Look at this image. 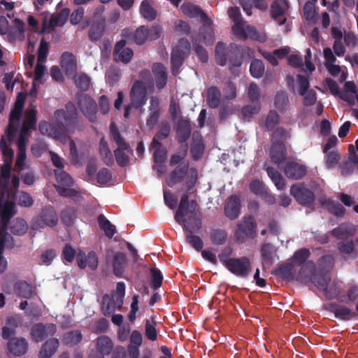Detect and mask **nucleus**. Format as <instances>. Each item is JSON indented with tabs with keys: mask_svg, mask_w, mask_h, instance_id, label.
I'll list each match as a JSON object with an SVG mask.
<instances>
[{
	"mask_svg": "<svg viewBox=\"0 0 358 358\" xmlns=\"http://www.w3.org/2000/svg\"><path fill=\"white\" fill-rule=\"evenodd\" d=\"M185 234V241L196 251H201L203 242L201 238L208 231L209 238L213 245L220 246L224 245L228 238L227 231L220 225H182Z\"/></svg>",
	"mask_w": 358,
	"mask_h": 358,
	"instance_id": "obj_1",
	"label": "nucleus"
},
{
	"mask_svg": "<svg viewBox=\"0 0 358 358\" xmlns=\"http://www.w3.org/2000/svg\"><path fill=\"white\" fill-rule=\"evenodd\" d=\"M307 279H310L318 289L324 292L327 296H329L328 285L331 281V278L327 274H315V271L313 274Z\"/></svg>",
	"mask_w": 358,
	"mask_h": 358,
	"instance_id": "obj_39",
	"label": "nucleus"
},
{
	"mask_svg": "<svg viewBox=\"0 0 358 358\" xmlns=\"http://www.w3.org/2000/svg\"><path fill=\"white\" fill-rule=\"evenodd\" d=\"M261 255L263 264L272 265L274 262V257L276 255V249L271 243H264L261 248Z\"/></svg>",
	"mask_w": 358,
	"mask_h": 358,
	"instance_id": "obj_40",
	"label": "nucleus"
},
{
	"mask_svg": "<svg viewBox=\"0 0 358 358\" xmlns=\"http://www.w3.org/2000/svg\"><path fill=\"white\" fill-rule=\"evenodd\" d=\"M192 127L189 120L180 118L176 123L177 140L179 143H186L189 138Z\"/></svg>",
	"mask_w": 358,
	"mask_h": 358,
	"instance_id": "obj_20",
	"label": "nucleus"
},
{
	"mask_svg": "<svg viewBox=\"0 0 358 358\" xmlns=\"http://www.w3.org/2000/svg\"><path fill=\"white\" fill-rule=\"evenodd\" d=\"M14 289L19 296L30 299L33 296L35 288L27 281L19 280L15 283Z\"/></svg>",
	"mask_w": 358,
	"mask_h": 358,
	"instance_id": "obj_37",
	"label": "nucleus"
},
{
	"mask_svg": "<svg viewBox=\"0 0 358 358\" xmlns=\"http://www.w3.org/2000/svg\"><path fill=\"white\" fill-rule=\"evenodd\" d=\"M112 177V172L108 169L102 168L96 174V180L100 185H106L111 181Z\"/></svg>",
	"mask_w": 358,
	"mask_h": 358,
	"instance_id": "obj_56",
	"label": "nucleus"
},
{
	"mask_svg": "<svg viewBox=\"0 0 358 358\" xmlns=\"http://www.w3.org/2000/svg\"><path fill=\"white\" fill-rule=\"evenodd\" d=\"M82 340V334L77 331L68 332L64 336V341L68 345H74L79 343Z\"/></svg>",
	"mask_w": 358,
	"mask_h": 358,
	"instance_id": "obj_60",
	"label": "nucleus"
},
{
	"mask_svg": "<svg viewBox=\"0 0 358 358\" xmlns=\"http://www.w3.org/2000/svg\"><path fill=\"white\" fill-rule=\"evenodd\" d=\"M134 38L137 44L141 45L144 43L146 39L148 38L147 27L141 26L138 28L134 34Z\"/></svg>",
	"mask_w": 358,
	"mask_h": 358,
	"instance_id": "obj_64",
	"label": "nucleus"
},
{
	"mask_svg": "<svg viewBox=\"0 0 358 358\" xmlns=\"http://www.w3.org/2000/svg\"><path fill=\"white\" fill-rule=\"evenodd\" d=\"M56 120L62 125L61 127H52L55 131L56 138L62 137L64 134V130L69 134H73L78 124V111L75 104L72 102H68L65 106V110L58 109L54 113Z\"/></svg>",
	"mask_w": 358,
	"mask_h": 358,
	"instance_id": "obj_2",
	"label": "nucleus"
},
{
	"mask_svg": "<svg viewBox=\"0 0 358 358\" xmlns=\"http://www.w3.org/2000/svg\"><path fill=\"white\" fill-rule=\"evenodd\" d=\"M152 71L154 74L157 88L158 90L164 88L168 80V74L165 66L161 63H155L152 65Z\"/></svg>",
	"mask_w": 358,
	"mask_h": 358,
	"instance_id": "obj_21",
	"label": "nucleus"
},
{
	"mask_svg": "<svg viewBox=\"0 0 358 358\" xmlns=\"http://www.w3.org/2000/svg\"><path fill=\"white\" fill-rule=\"evenodd\" d=\"M7 345L8 351L15 356L24 355L28 348L27 341L22 338H12L9 339Z\"/></svg>",
	"mask_w": 358,
	"mask_h": 358,
	"instance_id": "obj_28",
	"label": "nucleus"
},
{
	"mask_svg": "<svg viewBox=\"0 0 358 358\" xmlns=\"http://www.w3.org/2000/svg\"><path fill=\"white\" fill-rule=\"evenodd\" d=\"M170 132V124L166 120L162 121L159 125V130L157 131L152 138V141L150 143V148H154L155 146H161L162 143L159 141L166 139L169 136Z\"/></svg>",
	"mask_w": 358,
	"mask_h": 358,
	"instance_id": "obj_34",
	"label": "nucleus"
},
{
	"mask_svg": "<svg viewBox=\"0 0 358 358\" xmlns=\"http://www.w3.org/2000/svg\"><path fill=\"white\" fill-rule=\"evenodd\" d=\"M99 150L100 157L103 164L108 166H112L114 164L113 155L104 137L100 139Z\"/></svg>",
	"mask_w": 358,
	"mask_h": 358,
	"instance_id": "obj_32",
	"label": "nucleus"
},
{
	"mask_svg": "<svg viewBox=\"0 0 358 358\" xmlns=\"http://www.w3.org/2000/svg\"><path fill=\"white\" fill-rule=\"evenodd\" d=\"M106 30V19L102 17L94 21L88 33L89 39L92 42H97L104 34Z\"/></svg>",
	"mask_w": 358,
	"mask_h": 358,
	"instance_id": "obj_27",
	"label": "nucleus"
},
{
	"mask_svg": "<svg viewBox=\"0 0 358 358\" xmlns=\"http://www.w3.org/2000/svg\"><path fill=\"white\" fill-rule=\"evenodd\" d=\"M23 110L13 108L9 116V122L6 129V134L11 140L17 131L18 121L21 118Z\"/></svg>",
	"mask_w": 358,
	"mask_h": 358,
	"instance_id": "obj_19",
	"label": "nucleus"
},
{
	"mask_svg": "<svg viewBox=\"0 0 358 358\" xmlns=\"http://www.w3.org/2000/svg\"><path fill=\"white\" fill-rule=\"evenodd\" d=\"M189 166V161H185L175 167L166 179V185L172 187L181 182L186 176Z\"/></svg>",
	"mask_w": 358,
	"mask_h": 358,
	"instance_id": "obj_15",
	"label": "nucleus"
},
{
	"mask_svg": "<svg viewBox=\"0 0 358 358\" xmlns=\"http://www.w3.org/2000/svg\"><path fill=\"white\" fill-rule=\"evenodd\" d=\"M261 108L260 103L259 102H255L252 105L245 106L241 110V114L245 120H249V119L253 115L257 114Z\"/></svg>",
	"mask_w": 358,
	"mask_h": 358,
	"instance_id": "obj_51",
	"label": "nucleus"
},
{
	"mask_svg": "<svg viewBox=\"0 0 358 358\" xmlns=\"http://www.w3.org/2000/svg\"><path fill=\"white\" fill-rule=\"evenodd\" d=\"M57 331V326L55 324L37 323L31 330V336L36 343H40L50 336H53Z\"/></svg>",
	"mask_w": 358,
	"mask_h": 358,
	"instance_id": "obj_13",
	"label": "nucleus"
},
{
	"mask_svg": "<svg viewBox=\"0 0 358 358\" xmlns=\"http://www.w3.org/2000/svg\"><path fill=\"white\" fill-rule=\"evenodd\" d=\"M288 7V2L286 0H275L271 6L272 18L276 21L278 20L280 24H283L286 21V18L284 17L281 20L280 17L284 16Z\"/></svg>",
	"mask_w": 358,
	"mask_h": 358,
	"instance_id": "obj_22",
	"label": "nucleus"
},
{
	"mask_svg": "<svg viewBox=\"0 0 358 358\" xmlns=\"http://www.w3.org/2000/svg\"><path fill=\"white\" fill-rule=\"evenodd\" d=\"M69 14L70 10L69 8H63L58 13L52 15L48 24L46 22H43V29L49 28L51 30H54L56 26H63L67 21Z\"/></svg>",
	"mask_w": 358,
	"mask_h": 358,
	"instance_id": "obj_25",
	"label": "nucleus"
},
{
	"mask_svg": "<svg viewBox=\"0 0 358 358\" xmlns=\"http://www.w3.org/2000/svg\"><path fill=\"white\" fill-rule=\"evenodd\" d=\"M76 260L80 269H85L88 266L92 271H95L98 267L99 259L94 251L89 252L86 256L83 251L79 250L76 254Z\"/></svg>",
	"mask_w": 358,
	"mask_h": 358,
	"instance_id": "obj_16",
	"label": "nucleus"
},
{
	"mask_svg": "<svg viewBox=\"0 0 358 358\" xmlns=\"http://www.w3.org/2000/svg\"><path fill=\"white\" fill-rule=\"evenodd\" d=\"M186 53L182 48H174L171 52V63L172 74L176 76L179 69L184 63L185 59L187 57Z\"/></svg>",
	"mask_w": 358,
	"mask_h": 358,
	"instance_id": "obj_30",
	"label": "nucleus"
},
{
	"mask_svg": "<svg viewBox=\"0 0 358 358\" xmlns=\"http://www.w3.org/2000/svg\"><path fill=\"white\" fill-rule=\"evenodd\" d=\"M325 164L327 169L334 168L338 163L341 155L337 151H330L325 153Z\"/></svg>",
	"mask_w": 358,
	"mask_h": 358,
	"instance_id": "obj_52",
	"label": "nucleus"
},
{
	"mask_svg": "<svg viewBox=\"0 0 358 358\" xmlns=\"http://www.w3.org/2000/svg\"><path fill=\"white\" fill-rule=\"evenodd\" d=\"M270 156L271 160L275 164H280L283 162L287 157V151L285 143H272L270 150Z\"/></svg>",
	"mask_w": 358,
	"mask_h": 358,
	"instance_id": "obj_33",
	"label": "nucleus"
},
{
	"mask_svg": "<svg viewBox=\"0 0 358 358\" xmlns=\"http://www.w3.org/2000/svg\"><path fill=\"white\" fill-rule=\"evenodd\" d=\"M289 98L287 94L283 91L278 92L274 99V106L280 112L287 110L289 106Z\"/></svg>",
	"mask_w": 358,
	"mask_h": 358,
	"instance_id": "obj_47",
	"label": "nucleus"
},
{
	"mask_svg": "<svg viewBox=\"0 0 358 358\" xmlns=\"http://www.w3.org/2000/svg\"><path fill=\"white\" fill-rule=\"evenodd\" d=\"M110 132L113 141L117 145V148L114 150L116 162L120 167H125L129 163V154H131L133 150L115 125L110 126Z\"/></svg>",
	"mask_w": 358,
	"mask_h": 358,
	"instance_id": "obj_4",
	"label": "nucleus"
},
{
	"mask_svg": "<svg viewBox=\"0 0 358 358\" xmlns=\"http://www.w3.org/2000/svg\"><path fill=\"white\" fill-rule=\"evenodd\" d=\"M76 218V211L73 208L68 207L61 213V219L63 224H73Z\"/></svg>",
	"mask_w": 358,
	"mask_h": 358,
	"instance_id": "obj_53",
	"label": "nucleus"
},
{
	"mask_svg": "<svg viewBox=\"0 0 358 358\" xmlns=\"http://www.w3.org/2000/svg\"><path fill=\"white\" fill-rule=\"evenodd\" d=\"M150 274L152 277V287L154 289H157L162 286L163 281V275L161 271L157 268H152L150 269Z\"/></svg>",
	"mask_w": 358,
	"mask_h": 358,
	"instance_id": "obj_54",
	"label": "nucleus"
},
{
	"mask_svg": "<svg viewBox=\"0 0 358 358\" xmlns=\"http://www.w3.org/2000/svg\"><path fill=\"white\" fill-rule=\"evenodd\" d=\"M11 167L10 164H4L1 170L0 185L4 189L7 188L10 178Z\"/></svg>",
	"mask_w": 358,
	"mask_h": 358,
	"instance_id": "obj_62",
	"label": "nucleus"
},
{
	"mask_svg": "<svg viewBox=\"0 0 358 358\" xmlns=\"http://www.w3.org/2000/svg\"><path fill=\"white\" fill-rule=\"evenodd\" d=\"M127 263V258L124 252H115L113 259V271L115 276L118 278L122 276Z\"/></svg>",
	"mask_w": 358,
	"mask_h": 358,
	"instance_id": "obj_31",
	"label": "nucleus"
},
{
	"mask_svg": "<svg viewBox=\"0 0 358 358\" xmlns=\"http://www.w3.org/2000/svg\"><path fill=\"white\" fill-rule=\"evenodd\" d=\"M268 177L278 189L282 190L285 187V181L280 173L273 167L268 166L266 169Z\"/></svg>",
	"mask_w": 358,
	"mask_h": 358,
	"instance_id": "obj_44",
	"label": "nucleus"
},
{
	"mask_svg": "<svg viewBox=\"0 0 358 358\" xmlns=\"http://www.w3.org/2000/svg\"><path fill=\"white\" fill-rule=\"evenodd\" d=\"M184 15L189 17H200L203 22L208 21L207 15L201 10V8L190 2H184L180 7Z\"/></svg>",
	"mask_w": 358,
	"mask_h": 358,
	"instance_id": "obj_26",
	"label": "nucleus"
},
{
	"mask_svg": "<svg viewBox=\"0 0 358 358\" xmlns=\"http://www.w3.org/2000/svg\"><path fill=\"white\" fill-rule=\"evenodd\" d=\"M203 214L195 200H191V204L185 206L180 212L178 208L175 213V220L178 223L201 224Z\"/></svg>",
	"mask_w": 358,
	"mask_h": 358,
	"instance_id": "obj_7",
	"label": "nucleus"
},
{
	"mask_svg": "<svg viewBox=\"0 0 358 358\" xmlns=\"http://www.w3.org/2000/svg\"><path fill=\"white\" fill-rule=\"evenodd\" d=\"M290 194L302 206L313 208L315 201V193L303 183L294 184L290 187Z\"/></svg>",
	"mask_w": 358,
	"mask_h": 358,
	"instance_id": "obj_9",
	"label": "nucleus"
},
{
	"mask_svg": "<svg viewBox=\"0 0 358 358\" xmlns=\"http://www.w3.org/2000/svg\"><path fill=\"white\" fill-rule=\"evenodd\" d=\"M77 104L90 122H96L97 103L94 99L88 94H82L77 97Z\"/></svg>",
	"mask_w": 358,
	"mask_h": 358,
	"instance_id": "obj_12",
	"label": "nucleus"
},
{
	"mask_svg": "<svg viewBox=\"0 0 358 358\" xmlns=\"http://www.w3.org/2000/svg\"><path fill=\"white\" fill-rule=\"evenodd\" d=\"M36 110H31L26 113L25 119L22 123L20 134L30 136L29 131L36 129Z\"/></svg>",
	"mask_w": 358,
	"mask_h": 358,
	"instance_id": "obj_36",
	"label": "nucleus"
},
{
	"mask_svg": "<svg viewBox=\"0 0 358 358\" xmlns=\"http://www.w3.org/2000/svg\"><path fill=\"white\" fill-rule=\"evenodd\" d=\"M221 92L220 90L215 86L208 88L207 91L206 101L208 106L211 108H217L220 103Z\"/></svg>",
	"mask_w": 358,
	"mask_h": 358,
	"instance_id": "obj_42",
	"label": "nucleus"
},
{
	"mask_svg": "<svg viewBox=\"0 0 358 358\" xmlns=\"http://www.w3.org/2000/svg\"><path fill=\"white\" fill-rule=\"evenodd\" d=\"M241 209L240 199L236 195L230 196L224 206V213L226 216L231 220L236 219Z\"/></svg>",
	"mask_w": 358,
	"mask_h": 358,
	"instance_id": "obj_23",
	"label": "nucleus"
},
{
	"mask_svg": "<svg viewBox=\"0 0 358 358\" xmlns=\"http://www.w3.org/2000/svg\"><path fill=\"white\" fill-rule=\"evenodd\" d=\"M59 345V340L53 338L47 340L42 345L38 353V358H50L57 351Z\"/></svg>",
	"mask_w": 358,
	"mask_h": 358,
	"instance_id": "obj_35",
	"label": "nucleus"
},
{
	"mask_svg": "<svg viewBox=\"0 0 358 358\" xmlns=\"http://www.w3.org/2000/svg\"><path fill=\"white\" fill-rule=\"evenodd\" d=\"M76 250L70 244H66L62 252L63 262L71 263L75 258Z\"/></svg>",
	"mask_w": 358,
	"mask_h": 358,
	"instance_id": "obj_63",
	"label": "nucleus"
},
{
	"mask_svg": "<svg viewBox=\"0 0 358 358\" xmlns=\"http://www.w3.org/2000/svg\"><path fill=\"white\" fill-rule=\"evenodd\" d=\"M284 173L288 178L299 180L306 174V168L297 162H288L285 166Z\"/></svg>",
	"mask_w": 358,
	"mask_h": 358,
	"instance_id": "obj_18",
	"label": "nucleus"
},
{
	"mask_svg": "<svg viewBox=\"0 0 358 358\" xmlns=\"http://www.w3.org/2000/svg\"><path fill=\"white\" fill-rule=\"evenodd\" d=\"M257 225H238L235 232V240L243 243L248 239L253 238L256 235Z\"/></svg>",
	"mask_w": 358,
	"mask_h": 358,
	"instance_id": "obj_24",
	"label": "nucleus"
},
{
	"mask_svg": "<svg viewBox=\"0 0 358 358\" xmlns=\"http://www.w3.org/2000/svg\"><path fill=\"white\" fill-rule=\"evenodd\" d=\"M226 263L228 271L237 277L246 278L252 272V261L248 257L229 258L228 262Z\"/></svg>",
	"mask_w": 358,
	"mask_h": 358,
	"instance_id": "obj_8",
	"label": "nucleus"
},
{
	"mask_svg": "<svg viewBox=\"0 0 358 358\" xmlns=\"http://www.w3.org/2000/svg\"><path fill=\"white\" fill-rule=\"evenodd\" d=\"M303 15L306 20L312 22L315 20V3L311 1H307L303 6Z\"/></svg>",
	"mask_w": 358,
	"mask_h": 358,
	"instance_id": "obj_61",
	"label": "nucleus"
},
{
	"mask_svg": "<svg viewBox=\"0 0 358 358\" xmlns=\"http://www.w3.org/2000/svg\"><path fill=\"white\" fill-rule=\"evenodd\" d=\"M250 72L252 77L261 78L264 73V62L260 59L252 60L250 66Z\"/></svg>",
	"mask_w": 358,
	"mask_h": 358,
	"instance_id": "obj_48",
	"label": "nucleus"
},
{
	"mask_svg": "<svg viewBox=\"0 0 358 358\" xmlns=\"http://www.w3.org/2000/svg\"><path fill=\"white\" fill-rule=\"evenodd\" d=\"M74 83L79 90L87 91L90 86V78L84 73L76 75L74 78Z\"/></svg>",
	"mask_w": 358,
	"mask_h": 358,
	"instance_id": "obj_57",
	"label": "nucleus"
},
{
	"mask_svg": "<svg viewBox=\"0 0 358 358\" xmlns=\"http://www.w3.org/2000/svg\"><path fill=\"white\" fill-rule=\"evenodd\" d=\"M215 57L217 64L221 66H225L229 60L231 71L233 67H239L243 63L242 50L236 43H230L226 53L224 44L218 42L215 46Z\"/></svg>",
	"mask_w": 358,
	"mask_h": 358,
	"instance_id": "obj_3",
	"label": "nucleus"
},
{
	"mask_svg": "<svg viewBox=\"0 0 358 358\" xmlns=\"http://www.w3.org/2000/svg\"><path fill=\"white\" fill-rule=\"evenodd\" d=\"M327 310L334 313L336 318L343 321L356 319L358 316L356 310L355 311L345 305L337 303H329Z\"/></svg>",
	"mask_w": 358,
	"mask_h": 358,
	"instance_id": "obj_14",
	"label": "nucleus"
},
{
	"mask_svg": "<svg viewBox=\"0 0 358 358\" xmlns=\"http://www.w3.org/2000/svg\"><path fill=\"white\" fill-rule=\"evenodd\" d=\"M280 122V116L274 110L269 111L265 122V126L269 131L273 130Z\"/></svg>",
	"mask_w": 358,
	"mask_h": 358,
	"instance_id": "obj_55",
	"label": "nucleus"
},
{
	"mask_svg": "<svg viewBox=\"0 0 358 358\" xmlns=\"http://www.w3.org/2000/svg\"><path fill=\"white\" fill-rule=\"evenodd\" d=\"M17 203L23 207L29 208L34 204V199L30 194L21 191L17 196Z\"/></svg>",
	"mask_w": 358,
	"mask_h": 358,
	"instance_id": "obj_59",
	"label": "nucleus"
},
{
	"mask_svg": "<svg viewBox=\"0 0 358 358\" xmlns=\"http://www.w3.org/2000/svg\"><path fill=\"white\" fill-rule=\"evenodd\" d=\"M310 256V252L308 248H301L296 250L292 258V263L295 266H301L299 272V278L301 280H306L316 271V266L313 261L307 260Z\"/></svg>",
	"mask_w": 358,
	"mask_h": 358,
	"instance_id": "obj_6",
	"label": "nucleus"
},
{
	"mask_svg": "<svg viewBox=\"0 0 358 358\" xmlns=\"http://www.w3.org/2000/svg\"><path fill=\"white\" fill-rule=\"evenodd\" d=\"M294 267L292 262L282 264L276 270V273L285 280H293L295 275Z\"/></svg>",
	"mask_w": 358,
	"mask_h": 358,
	"instance_id": "obj_46",
	"label": "nucleus"
},
{
	"mask_svg": "<svg viewBox=\"0 0 358 358\" xmlns=\"http://www.w3.org/2000/svg\"><path fill=\"white\" fill-rule=\"evenodd\" d=\"M113 348L112 340L106 336H101L96 339V350L103 355L110 354Z\"/></svg>",
	"mask_w": 358,
	"mask_h": 358,
	"instance_id": "obj_43",
	"label": "nucleus"
},
{
	"mask_svg": "<svg viewBox=\"0 0 358 358\" xmlns=\"http://www.w3.org/2000/svg\"><path fill=\"white\" fill-rule=\"evenodd\" d=\"M15 213V204L14 202L7 201L3 206L0 205V224H9L10 219Z\"/></svg>",
	"mask_w": 358,
	"mask_h": 358,
	"instance_id": "obj_38",
	"label": "nucleus"
},
{
	"mask_svg": "<svg viewBox=\"0 0 358 358\" xmlns=\"http://www.w3.org/2000/svg\"><path fill=\"white\" fill-rule=\"evenodd\" d=\"M204 24L199 29V37L201 41L206 45H210L213 43L215 37L213 28L210 25V20L203 22Z\"/></svg>",
	"mask_w": 358,
	"mask_h": 358,
	"instance_id": "obj_41",
	"label": "nucleus"
},
{
	"mask_svg": "<svg viewBox=\"0 0 358 358\" xmlns=\"http://www.w3.org/2000/svg\"><path fill=\"white\" fill-rule=\"evenodd\" d=\"M331 234L333 236L341 241L337 243V249L344 255L349 257L355 258L357 254L355 252V243L352 239H349L353 236L354 232L347 229L346 225H339L334 229Z\"/></svg>",
	"mask_w": 358,
	"mask_h": 358,
	"instance_id": "obj_5",
	"label": "nucleus"
},
{
	"mask_svg": "<svg viewBox=\"0 0 358 358\" xmlns=\"http://www.w3.org/2000/svg\"><path fill=\"white\" fill-rule=\"evenodd\" d=\"M327 209L331 214L338 217H343L345 213V209L342 204L334 200L331 202Z\"/></svg>",
	"mask_w": 358,
	"mask_h": 358,
	"instance_id": "obj_58",
	"label": "nucleus"
},
{
	"mask_svg": "<svg viewBox=\"0 0 358 358\" xmlns=\"http://www.w3.org/2000/svg\"><path fill=\"white\" fill-rule=\"evenodd\" d=\"M55 176L58 183L57 185H55V189L60 196L69 198L78 196V192L75 189L71 188L74 184V180L68 173L64 171H60L56 172Z\"/></svg>",
	"mask_w": 358,
	"mask_h": 358,
	"instance_id": "obj_10",
	"label": "nucleus"
},
{
	"mask_svg": "<svg viewBox=\"0 0 358 358\" xmlns=\"http://www.w3.org/2000/svg\"><path fill=\"white\" fill-rule=\"evenodd\" d=\"M290 137L289 131L283 127L276 128L272 134L271 142L276 143H284Z\"/></svg>",
	"mask_w": 358,
	"mask_h": 358,
	"instance_id": "obj_49",
	"label": "nucleus"
},
{
	"mask_svg": "<svg viewBox=\"0 0 358 358\" xmlns=\"http://www.w3.org/2000/svg\"><path fill=\"white\" fill-rule=\"evenodd\" d=\"M41 217L43 224H57L58 217L52 208L43 209Z\"/></svg>",
	"mask_w": 358,
	"mask_h": 358,
	"instance_id": "obj_50",
	"label": "nucleus"
},
{
	"mask_svg": "<svg viewBox=\"0 0 358 358\" xmlns=\"http://www.w3.org/2000/svg\"><path fill=\"white\" fill-rule=\"evenodd\" d=\"M143 338L141 332L134 330L131 332L129 338V343L127 345V353L129 358H139V348L142 345Z\"/></svg>",
	"mask_w": 358,
	"mask_h": 358,
	"instance_id": "obj_17",
	"label": "nucleus"
},
{
	"mask_svg": "<svg viewBox=\"0 0 358 358\" xmlns=\"http://www.w3.org/2000/svg\"><path fill=\"white\" fill-rule=\"evenodd\" d=\"M139 11L143 17L148 21H152L157 17V12L148 0H143L141 2Z\"/></svg>",
	"mask_w": 358,
	"mask_h": 358,
	"instance_id": "obj_45",
	"label": "nucleus"
},
{
	"mask_svg": "<svg viewBox=\"0 0 358 358\" xmlns=\"http://www.w3.org/2000/svg\"><path fill=\"white\" fill-rule=\"evenodd\" d=\"M61 66L66 76L74 75L77 69V64L74 55L69 52L62 53L61 56Z\"/></svg>",
	"mask_w": 358,
	"mask_h": 358,
	"instance_id": "obj_29",
	"label": "nucleus"
},
{
	"mask_svg": "<svg viewBox=\"0 0 358 358\" xmlns=\"http://www.w3.org/2000/svg\"><path fill=\"white\" fill-rule=\"evenodd\" d=\"M129 96L133 108L135 109L141 108L145 105L148 100L145 83L141 80H136L131 86Z\"/></svg>",
	"mask_w": 358,
	"mask_h": 358,
	"instance_id": "obj_11",
	"label": "nucleus"
}]
</instances>
